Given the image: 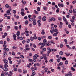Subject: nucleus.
I'll list each match as a JSON object with an SVG mask.
<instances>
[{
  "label": "nucleus",
  "mask_w": 76,
  "mask_h": 76,
  "mask_svg": "<svg viewBox=\"0 0 76 76\" xmlns=\"http://www.w3.org/2000/svg\"><path fill=\"white\" fill-rule=\"evenodd\" d=\"M45 44V46H46V47H48L50 45V44H49L48 43H46Z\"/></svg>",
  "instance_id": "18"
},
{
  "label": "nucleus",
  "mask_w": 76,
  "mask_h": 76,
  "mask_svg": "<svg viewBox=\"0 0 76 76\" xmlns=\"http://www.w3.org/2000/svg\"><path fill=\"white\" fill-rule=\"evenodd\" d=\"M72 19L74 20H76V18H75V17L74 16L72 17Z\"/></svg>",
  "instance_id": "35"
},
{
  "label": "nucleus",
  "mask_w": 76,
  "mask_h": 76,
  "mask_svg": "<svg viewBox=\"0 0 76 76\" xmlns=\"http://www.w3.org/2000/svg\"><path fill=\"white\" fill-rule=\"evenodd\" d=\"M63 64V63L60 62L59 64V66H61V65H62Z\"/></svg>",
  "instance_id": "60"
},
{
  "label": "nucleus",
  "mask_w": 76,
  "mask_h": 76,
  "mask_svg": "<svg viewBox=\"0 0 76 76\" xmlns=\"http://www.w3.org/2000/svg\"><path fill=\"white\" fill-rule=\"evenodd\" d=\"M66 46L68 48H69V49H71V48L70 47V46L69 45H66Z\"/></svg>",
  "instance_id": "48"
},
{
  "label": "nucleus",
  "mask_w": 76,
  "mask_h": 76,
  "mask_svg": "<svg viewBox=\"0 0 76 76\" xmlns=\"http://www.w3.org/2000/svg\"><path fill=\"white\" fill-rule=\"evenodd\" d=\"M5 7H7V8H8V7H9V4H6L5 5Z\"/></svg>",
  "instance_id": "62"
},
{
  "label": "nucleus",
  "mask_w": 76,
  "mask_h": 76,
  "mask_svg": "<svg viewBox=\"0 0 76 76\" xmlns=\"http://www.w3.org/2000/svg\"><path fill=\"white\" fill-rule=\"evenodd\" d=\"M12 56H15V52H12Z\"/></svg>",
  "instance_id": "40"
},
{
  "label": "nucleus",
  "mask_w": 76,
  "mask_h": 76,
  "mask_svg": "<svg viewBox=\"0 0 76 76\" xmlns=\"http://www.w3.org/2000/svg\"><path fill=\"white\" fill-rule=\"evenodd\" d=\"M63 54V52L62 51H61L59 52V55H60V56H62Z\"/></svg>",
  "instance_id": "17"
},
{
  "label": "nucleus",
  "mask_w": 76,
  "mask_h": 76,
  "mask_svg": "<svg viewBox=\"0 0 76 76\" xmlns=\"http://www.w3.org/2000/svg\"><path fill=\"white\" fill-rule=\"evenodd\" d=\"M45 44L44 43H42L41 46L44 47V46H45Z\"/></svg>",
  "instance_id": "30"
},
{
  "label": "nucleus",
  "mask_w": 76,
  "mask_h": 76,
  "mask_svg": "<svg viewBox=\"0 0 76 76\" xmlns=\"http://www.w3.org/2000/svg\"><path fill=\"white\" fill-rule=\"evenodd\" d=\"M30 39L31 40V41H34V38L33 37H30Z\"/></svg>",
  "instance_id": "19"
},
{
  "label": "nucleus",
  "mask_w": 76,
  "mask_h": 76,
  "mask_svg": "<svg viewBox=\"0 0 76 76\" xmlns=\"http://www.w3.org/2000/svg\"><path fill=\"white\" fill-rule=\"evenodd\" d=\"M37 39L39 41H41V38L40 37H37Z\"/></svg>",
  "instance_id": "37"
},
{
  "label": "nucleus",
  "mask_w": 76,
  "mask_h": 76,
  "mask_svg": "<svg viewBox=\"0 0 76 76\" xmlns=\"http://www.w3.org/2000/svg\"><path fill=\"white\" fill-rule=\"evenodd\" d=\"M75 43V41H72V42H70L69 44H74Z\"/></svg>",
  "instance_id": "47"
},
{
  "label": "nucleus",
  "mask_w": 76,
  "mask_h": 76,
  "mask_svg": "<svg viewBox=\"0 0 76 76\" xmlns=\"http://www.w3.org/2000/svg\"><path fill=\"white\" fill-rule=\"evenodd\" d=\"M68 76H72V74L71 73L69 72L68 73Z\"/></svg>",
  "instance_id": "32"
},
{
  "label": "nucleus",
  "mask_w": 76,
  "mask_h": 76,
  "mask_svg": "<svg viewBox=\"0 0 76 76\" xmlns=\"http://www.w3.org/2000/svg\"><path fill=\"white\" fill-rule=\"evenodd\" d=\"M33 19L32 18H30L29 19V21H30V22H32V21H33Z\"/></svg>",
  "instance_id": "34"
},
{
  "label": "nucleus",
  "mask_w": 76,
  "mask_h": 76,
  "mask_svg": "<svg viewBox=\"0 0 76 76\" xmlns=\"http://www.w3.org/2000/svg\"><path fill=\"white\" fill-rule=\"evenodd\" d=\"M37 23H38V25L39 26H41V20H38L37 21Z\"/></svg>",
  "instance_id": "6"
},
{
  "label": "nucleus",
  "mask_w": 76,
  "mask_h": 76,
  "mask_svg": "<svg viewBox=\"0 0 76 76\" xmlns=\"http://www.w3.org/2000/svg\"><path fill=\"white\" fill-rule=\"evenodd\" d=\"M40 53L41 54H42L44 53V51H43L41 50L40 51Z\"/></svg>",
  "instance_id": "43"
},
{
  "label": "nucleus",
  "mask_w": 76,
  "mask_h": 76,
  "mask_svg": "<svg viewBox=\"0 0 76 76\" xmlns=\"http://www.w3.org/2000/svg\"><path fill=\"white\" fill-rule=\"evenodd\" d=\"M3 49L4 50H5V51L6 52L8 51H9V48H3Z\"/></svg>",
  "instance_id": "3"
},
{
  "label": "nucleus",
  "mask_w": 76,
  "mask_h": 76,
  "mask_svg": "<svg viewBox=\"0 0 76 76\" xmlns=\"http://www.w3.org/2000/svg\"><path fill=\"white\" fill-rule=\"evenodd\" d=\"M12 12H13V13L15 14V13H16V11L15 10H13L12 11Z\"/></svg>",
  "instance_id": "46"
},
{
  "label": "nucleus",
  "mask_w": 76,
  "mask_h": 76,
  "mask_svg": "<svg viewBox=\"0 0 76 76\" xmlns=\"http://www.w3.org/2000/svg\"><path fill=\"white\" fill-rule=\"evenodd\" d=\"M20 14L22 16H24L25 15V14L24 13V12H21Z\"/></svg>",
  "instance_id": "27"
},
{
  "label": "nucleus",
  "mask_w": 76,
  "mask_h": 76,
  "mask_svg": "<svg viewBox=\"0 0 76 76\" xmlns=\"http://www.w3.org/2000/svg\"><path fill=\"white\" fill-rule=\"evenodd\" d=\"M4 63H5V64H8V61H7V60H6V59H5L4 60Z\"/></svg>",
  "instance_id": "5"
},
{
  "label": "nucleus",
  "mask_w": 76,
  "mask_h": 76,
  "mask_svg": "<svg viewBox=\"0 0 76 76\" xmlns=\"http://www.w3.org/2000/svg\"><path fill=\"white\" fill-rule=\"evenodd\" d=\"M16 35L17 36H18V37L20 35V31H18Z\"/></svg>",
  "instance_id": "12"
},
{
  "label": "nucleus",
  "mask_w": 76,
  "mask_h": 76,
  "mask_svg": "<svg viewBox=\"0 0 76 76\" xmlns=\"http://www.w3.org/2000/svg\"><path fill=\"white\" fill-rule=\"evenodd\" d=\"M3 44V41L2 40H1L0 41V44Z\"/></svg>",
  "instance_id": "57"
},
{
  "label": "nucleus",
  "mask_w": 76,
  "mask_h": 76,
  "mask_svg": "<svg viewBox=\"0 0 76 76\" xmlns=\"http://www.w3.org/2000/svg\"><path fill=\"white\" fill-rule=\"evenodd\" d=\"M21 3L23 4H24V5H25L26 4V1H23V0H22L21 1Z\"/></svg>",
  "instance_id": "10"
},
{
  "label": "nucleus",
  "mask_w": 76,
  "mask_h": 76,
  "mask_svg": "<svg viewBox=\"0 0 76 76\" xmlns=\"http://www.w3.org/2000/svg\"><path fill=\"white\" fill-rule=\"evenodd\" d=\"M68 63H69V62L67 60H66L65 61V64H67Z\"/></svg>",
  "instance_id": "36"
},
{
  "label": "nucleus",
  "mask_w": 76,
  "mask_h": 76,
  "mask_svg": "<svg viewBox=\"0 0 76 76\" xmlns=\"http://www.w3.org/2000/svg\"><path fill=\"white\" fill-rule=\"evenodd\" d=\"M53 61V59H51L49 61V62H50V63H52Z\"/></svg>",
  "instance_id": "53"
},
{
  "label": "nucleus",
  "mask_w": 76,
  "mask_h": 76,
  "mask_svg": "<svg viewBox=\"0 0 76 76\" xmlns=\"http://www.w3.org/2000/svg\"><path fill=\"white\" fill-rule=\"evenodd\" d=\"M37 11L39 12L40 10H41V9H40V8L39 7H38L37 8Z\"/></svg>",
  "instance_id": "33"
},
{
  "label": "nucleus",
  "mask_w": 76,
  "mask_h": 76,
  "mask_svg": "<svg viewBox=\"0 0 76 76\" xmlns=\"http://www.w3.org/2000/svg\"><path fill=\"white\" fill-rule=\"evenodd\" d=\"M41 34H42V35H44V34H45V32H44V29L42 30Z\"/></svg>",
  "instance_id": "7"
},
{
  "label": "nucleus",
  "mask_w": 76,
  "mask_h": 76,
  "mask_svg": "<svg viewBox=\"0 0 76 76\" xmlns=\"http://www.w3.org/2000/svg\"><path fill=\"white\" fill-rule=\"evenodd\" d=\"M57 29V28H55L54 30V31H55V32H57L58 31Z\"/></svg>",
  "instance_id": "41"
},
{
  "label": "nucleus",
  "mask_w": 76,
  "mask_h": 76,
  "mask_svg": "<svg viewBox=\"0 0 76 76\" xmlns=\"http://www.w3.org/2000/svg\"><path fill=\"white\" fill-rule=\"evenodd\" d=\"M42 73V75H44V73H45V71H44L43 70L41 71Z\"/></svg>",
  "instance_id": "63"
},
{
  "label": "nucleus",
  "mask_w": 76,
  "mask_h": 76,
  "mask_svg": "<svg viewBox=\"0 0 76 76\" xmlns=\"http://www.w3.org/2000/svg\"><path fill=\"white\" fill-rule=\"evenodd\" d=\"M46 50H47V49L46 48H43L42 50V51H43V52H45V51H46Z\"/></svg>",
  "instance_id": "24"
},
{
  "label": "nucleus",
  "mask_w": 76,
  "mask_h": 76,
  "mask_svg": "<svg viewBox=\"0 0 76 76\" xmlns=\"http://www.w3.org/2000/svg\"><path fill=\"white\" fill-rule=\"evenodd\" d=\"M47 38V37L46 36H44L43 37H41V38L42 39H44V38Z\"/></svg>",
  "instance_id": "23"
},
{
  "label": "nucleus",
  "mask_w": 76,
  "mask_h": 76,
  "mask_svg": "<svg viewBox=\"0 0 76 76\" xmlns=\"http://www.w3.org/2000/svg\"><path fill=\"white\" fill-rule=\"evenodd\" d=\"M34 13L35 14H36V15H38V12L37 11H36V10H34Z\"/></svg>",
  "instance_id": "16"
},
{
  "label": "nucleus",
  "mask_w": 76,
  "mask_h": 76,
  "mask_svg": "<svg viewBox=\"0 0 76 76\" xmlns=\"http://www.w3.org/2000/svg\"><path fill=\"white\" fill-rule=\"evenodd\" d=\"M3 54L4 56H7V53L6 52H4Z\"/></svg>",
  "instance_id": "52"
},
{
  "label": "nucleus",
  "mask_w": 76,
  "mask_h": 76,
  "mask_svg": "<svg viewBox=\"0 0 76 76\" xmlns=\"http://www.w3.org/2000/svg\"><path fill=\"white\" fill-rule=\"evenodd\" d=\"M32 74L33 75H36V74L35 73V71L34 70H32Z\"/></svg>",
  "instance_id": "14"
},
{
  "label": "nucleus",
  "mask_w": 76,
  "mask_h": 76,
  "mask_svg": "<svg viewBox=\"0 0 76 76\" xmlns=\"http://www.w3.org/2000/svg\"><path fill=\"white\" fill-rule=\"evenodd\" d=\"M20 58H24V56H23V55H20Z\"/></svg>",
  "instance_id": "44"
},
{
  "label": "nucleus",
  "mask_w": 76,
  "mask_h": 76,
  "mask_svg": "<svg viewBox=\"0 0 76 76\" xmlns=\"http://www.w3.org/2000/svg\"><path fill=\"white\" fill-rule=\"evenodd\" d=\"M22 42L23 44H25V43L26 42V41L25 40H24L22 41Z\"/></svg>",
  "instance_id": "51"
},
{
  "label": "nucleus",
  "mask_w": 76,
  "mask_h": 76,
  "mask_svg": "<svg viewBox=\"0 0 76 76\" xmlns=\"http://www.w3.org/2000/svg\"><path fill=\"white\" fill-rule=\"evenodd\" d=\"M18 72H19L20 73H21V72H22V70H21V69H19L18 70Z\"/></svg>",
  "instance_id": "56"
},
{
  "label": "nucleus",
  "mask_w": 76,
  "mask_h": 76,
  "mask_svg": "<svg viewBox=\"0 0 76 76\" xmlns=\"http://www.w3.org/2000/svg\"><path fill=\"white\" fill-rule=\"evenodd\" d=\"M57 61L58 63H60V60L59 59H57Z\"/></svg>",
  "instance_id": "55"
},
{
  "label": "nucleus",
  "mask_w": 76,
  "mask_h": 76,
  "mask_svg": "<svg viewBox=\"0 0 76 76\" xmlns=\"http://www.w3.org/2000/svg\"><path fill=\"white\" fill-rule=\"evenodd\" d=\"M33 47L35 48H37V46L35 44L33 45Z\"/></svg>",
  "instance_id": "50"
},
{
  "label": "nucleus",
  "mask_w": 76,
  "mask_h": 76,
  "mask_svg": "<svg viewBox=\"0 0 76 76\" xmlns=\"http://www.w3.org/2000/svg\"><path fill=\"white\" fill-rule=\"evenodd\" d=\"M46 19H47L46 17L44 16L43 17V18H42V20L43 21H45V20H46Z\"/></svg>",
  "instance_id": "4"
},
{
  "label": "nucleus",
  "mask_w": 76,
  "mask_h": 76,
  "mask_svg": "<svg viewBox=\"0 0 76 76\" xmlns=\"http://www.w3.org/2000/svg\"><path fill=\"white\" fill-rule=\"evenodd\" d=\"M14 28H15V30H18V29H19L18 27L16 26H14Z\"/></svg>",
  "instance_id": "21"
},
{
  "label": "nucleus",
  "mask_w": 76,
  "mask_h": 76,
  "mask_svg": "<svg viewBox=\"0 0 76 76\" xmlns=\"http://www.w3.org/2000/svg\"><path fill=\"white\" fill-rule=\"evenodd\" d=\"M8 59L9 61H11V60H12V58L9 57L8 58Z\"/></svg>",
  "instance_id": "45"
},
{
  "label": "nucleus",
  "mask_w": 76,
  "mask_h": 76,
  "mask_svg": "<svg viewBox=\"0 0 76 76\" xmlns=\"http://www.w3.org/2000/svg\"><path fill=\"white\" fill-rule=\"evenodd\" d=\"M58 34V31L56 33L53 34V36H57V34Z\"/></svg>",
  "instance_id": "11"
},
{
  "label": "nucleus",
  "mask_w": 76,
  "mask_h": 76,
  "mask_svg": "<svg viewBox=\"0 0 76 76\" xmlns=\"http://www.w3.org/2000/svg\"><path fill=\"white\" fill-rule=\"evenodd\" d=\"M3 70L5 72H7L8 70V69L7 68H4Z\"/></svg>",
  "instance_id": "13"
},
{
  "label": "nucleus",
  "mask_w": 76,
  "mask_h": 76,
  "mask_svg": "<svg viewBox=\"0 0 76 76\" xmlns=\"http://www.w3.org/2000/svg\"><path fill=\"white\" fill-rule=\"evenodd\" d=\"M29 47V45L27 44L26 45L25 47L26 48H28Z\"/></svg>",
  "instance_id": "38"
},
{
  "label": "nucleus",
  "mask_w": 76,
  "mask_h": 76,
  "mask_svg": "<svg viewBox=\"0 0 76 76\" xmlns=\"http://www.w3.org/2000/svg\"><path fill=\"white\" fill-rule=\"evenodd\" d=\"M3 47H4V48H6L7 47V45L5 44H4L3 46Z\"/></svg>",
  "instance_id": "49"
},
{
  "label": "nucleus",
  "mask_w": 76,
  "mask_h": 76,
  "mask_svg": "<svg viewBox=\"0 0 76 76\" xmlns=\"http://www.w3.org/2000/svg\"><path fill=\"white\" fill-rule=\"evenodd\" d=\"M4 68H7V67H8V65H7V64H5L4 65Z\"/></svg>",
  "instance_id": "28"
},
{
  "label": "nucleus",
  "mask_w": 76,
  "mask_h": 76,
  "mask_svg": "<svg viewBox=\"0 0 76 76\" xmlns=\"http://www.w3.org/2000/svg\"><path fill=\"white\" fill-rule=\"evenodd\" d=\"M43 9H44V10H46L47 9V7H43Z\"/></svg>",
  "instance_id": "59"
},
{
  "label": "nucleus",
  "mask_w": 76,
  "mask_h": 76,
  "mask_svg": "<svg viewBox=\"0 0 76 76\" xmlns=\"http://www.w3.org/2000/svg\"><path fill=\"white\" fill-rule=\"evenodd\" d=\"M71 70H72V71H75V68H74L73 67H71Z\"/></svg>",
  "instance_id": "31"
},
{
  "label": "nucleus",
  "mask_w": 76,
  "mask_h": 76,
  "mask_svg": "<svg viewBox=\"0 0 76 76\" xmlns=\"http://www.w3.org/2000/svg\"><path fill=\"white\" fill-rule=\"evenodd\" d=\"M23 74H25L27 73V70L26 69H23Z\"/></svg>",
  "instance_id": "8"
},
{
  "label": "nucleus",
  "mask_w": 76,
  "mask_h": 76,
  "mask_svg": "<svg viewBox=\"0 0 76 76\" xmlns=\"http://www.w3.org/2000/svg\"><path fill=\"white\" fill-rule=\"evenodd\" d=\"M28 23H29V22L27 20H26L25 22V25H28Z\"/></svg>",
  "instance_id": "15"
},
{
  "label": "nucleus",
  "mask_w": 76,
  "mask_h": 76,
  "mask_svg": "<svg viewBox=\"0 0 76 76\" xmlns=\"http://www.w3.org/2000/svg\"><path fill=\"white\" fill-rule=\"evenodd\" d=\"M43 42L45 44H46L47 43V40L46 39H44L43 40Z\"/></svg>",
  "instance_id": "25"
},
{
  "label": "nucleus",
  "mask_w": 76,
  "mask_h": 76,
  "mask_svg": "<svg viewBox=\"0 0 76 76\" xmlns=\"http://www.w3.org/2000/svg\"><path fill=\"white\" fill-rule=\"evenodd\" d=\"M28 60L30 63H32V62L33 61V60H32V59H31V58H29Z\"/></svg>",
  "instance_id": "26"
},
{
  "label": "nucleus",
  "mask_w": 76,
  "mask_h": 76,
  "mask_svg": "<svg viewBox=\"0 0 76 76\" xmlns=\"http://www.w3.org/2000/svg\"><path fill=\"white\" fill-rule=\"evenodd\" d=\"M56 12V13H59V12H60V9L59 8H57Z\"/></svg>",
  "instance_id": "22"
},
{
  "label": "nucleus",
  "mask_w": 76,
  "mask_h": 76,
  "mask_svg": "<svg viewBox=\"0 0 76 76\" xmlns=\"http://www.w3.org/2000/svg\"><path fill=\"white\" fill-rule=\"evenodd\" d=\"M4 74H5V75L6 76H7V75H8V72H7L6 71L4 73Z\"/></svg>",
  "instance_id": "39"
},
{
  "label": "nucleus",
  "mask_w": 76,
  "mask_h": 76,
  "mask_svg": "<svg viewBox=\"0 0 76 76\" xmlns=\"http://www.w3.org/2000/svg\"><path fill=\"white\" fill-rule=\"evenodd\" d=\"M0 68H1V69H3V66L2 65H0Z\"/></svg>",
  "instance_id": "61"
},
{
  "label": "nucleus",
  "mask_w": 76,
  "mask_h": 76,
  "mask_svg": "<svg viewBox=\"0 0 76 76\" xmlns=\"http://www.w3.org/2000/svg\"><path fill=\"white\" fill-rule=\"evenodd\" d=\"M31 42V40L29 39H27L26 41L27 43H29Z\"/></svg>",
  "instance_id": "20"
},
{
  "label": "nucleus",
  "mask_w": 76,
  "mask_h": 76,
  "mask_svg": "<svg viewBox=\"0 0 76 76\" xmlns=\"http://www.w3.org/2000/svg\"><path fill=\"white\" fill-rule=\"evenodd\" d=\"M73 12L74 13H76V10L74 9L73 10Z\"/></svg>",
  "instance_id": "29"
},
{
  "label": "nucleus",
  "mask_w": 76,
  "mask_h": 76,
  "mask_svg": "<svg viewBox=\"0 0 76 76\" xmlns=\"http://www.w3.org/2000/svg\"><path fill=\"white\" fill-rule=\"evenodd\" d=\"M21 12H25V10L23 9H22L21 10Z\"/></svg>",
  "instance_id": "42"
},
{
  "label": "nucleus",
  "mask_w": 76,
  "mask_h": 76,
  "mask_svg": "<svg viewBox=\"0 0 76 76\" xmlns=\"http://www.w3.org/2000/svg\"><path fill=\"white\" fill-rule=\"evenodd\" d=\"M18 48L17 47H15V46H13L12 47L13 49H16V48Z\"/></svg>",
  "instance_id": "58"
},
{
  "label": "nucleus",
  "mask_w": 76,
  "mask_h": 76,
  "mask_svg": "<svg viewBox=\"0 0 76 76\" xmlns=\"http://www.w3.org/2000/svg\"><path fill=\"white\" fill-rule=\"evenodd\" d=\"M62 60H66V58L65 57H63L62 58Z\"/></svg>",
  "instance_id": "54"
},
{
  "label": "nucleus",
  "mask_w": 76,
  "mask_h": 76,
  "mask_svg": "<svg viewBox=\"0 0 76 76\" xmlns=\"http://www.w3.org/2000/svg\"><path fill=\"white\" fill-rule=\"evenodd\" d=\"M48 39H51L52 38V37L51 36H49L48 37Z\"/></svg>",
  "instance_id": "64"
},
{
  "label": "nucleus",
  "mask_w": 76,
  "mask_h": 76,
  "mask_svg": "<svg viewBox=\"0 0 76 76\" xmlns=\"http://www.w3.org/2000/svg\"><path fill=\"white\" fill-rule=\"evenodd\" d=\"M7 13H9L8 14V15H11V13H10V11H9V10H8L7 11Z\"/></svg>",
  "instance_id": "9"
},
{
  "label": "nucleus",
  "mask_w": 76,
  "mask_h": 76,
  "mask_svg": "<svg viewBox=\"0 0 76 76\" xmlns=\"http://www.w3.org/2000/svg\"><path fill=\"white\" fill-rule=\"evenodd\" d=\"M58 6L59 7H64V4H58Z\"/></svg>",
  "instance_id": "2"
},
{
  "label": "nucleus",
  "mask_w": 76,
  "mask_h": 76,
  "mask_svg": "<svg viewBox=\"0 0 76 76\" xmlns=\"http://www.w3.org/2000/svg\"><path fill=\"white\" fill-rule=\"evenodd\" d=\"M56 20V19L54 17L51 18L50 19L48 20L49 22H52L53 20V22H55Z\"/></svg>",
  "instance_id": "1"
}]
</instances>
